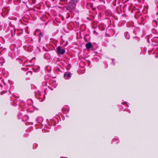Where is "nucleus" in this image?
Instances as JSON below:
<instances>
[{"instance_id": "nucleus-5", "label": "nucleus", "mask_w": 158, "mask_h": 158, "mask_svg": "<svg viewBox=\"0 0 158 158\" xmlns=\"http://www.w3.org/2000/svg\"><path fill=\"white\" fill-rule=\"evenodd\" d=\"M39 35H40V36H39V38H40V37H42L43 35V34L41 32L40 34H39Z\"/></svg>"}, {"instance_id": "nucleus-1", "label": "nucleus", "mask_w": 158, "mask_h": 158, "mask_svg": "<svg viewBox=\"0 0 158 158\" xmlns=\"http://www.w3.org/2000/svg\"><path fill=\"white\" fill-rule=\"evenodd\" d=\"M76 4L74 1H72L69 2L67 6H65L66 9L69 10L72 14L76 9Z\"/></svg>"}, {"instance_id": "nucleus-15", "label": "nucleus", "mask_w": 158, "mask_h": 158, "mask_svg": "<svg viewBox=\"0 0 158 158\" xmlns=\"http://www.w3.org/2000/svg\"><path fill=\"white\" fill-rule=\"evenodd\" d=\"M124 102H122V104H124Z\"/></svg>"}, {"instance_id": "nucleus-13", "label": "nucleus", "mask_w": 158, "mask_h": 158, "mask_svg": "<svg viewBox=\"0 0 158 158\" xmlns=\"http://www.w3.org/2000/svg\"><path fill=\"white\" fill-rule=\"evenodd\" d=\"M135 18L136 19H137V18H136V17H135Z\"/></svg>"}, {"instance_id": "nucleus-10", "label": "nucleus", "mask_w": 158, "mask_h": 158, "mask_svg": "<svg viewBox=\"0 0 158 158\" xmlns=\"http://www.w3.org/2000/svg\"><path fill=\"white\" fill-rule=\"evenodd\" d=\"M29 72L32 73V72L31 71H29Z\"/></svg>"}, {"instance_id": "nucleus-8", "label": "nucleus", "mask_w": 158, "mask_h": 158, "mask_svg": "<svg viewBox=\"0 0 158 158\" xmlns=\"http://www.w3.org/2000/svg\"><path fill=\"white\" fill-rule=\"evenodd\" d=\"M90 64V61H89V65Z\"/></svg>"}, {"instance_id": "nucleus-14", "label": "nucleus", "mask_w": 158, "mask_h": 158, "mask_svg": "<svg viewBox=\"0 0 158 158\" xmlns=\"http://www.w3.org/2000/svg\"><path fill=\"white\" fill-rule=\"evenodd\" d=\"M91 6L92 7V5H91Z\"/></svg>"}, {"instance_id": "nucleus-17", "label": "nucleus", "mask_w": 158, "mask_h": 158, "mask_svg": "<svg viewBox=\"0 0 158 158\" xmlns=\"http://www.w3.org/2000/svg\"><path fill=\"white\" fill-rule=\"evenodd\" d=\"M156 24L157 25V23L156 22Z\"/></svg>"}, {"instance_id": "nucleus-12", "label": "nucleus", "mask_w": 158, "mask_h": 158, "mask_svg": "<svg viewBox=\"0 0 158 158\" xmlns=\"http://www.w3.org/2000/svg\"><path fill=\"white\" fill-rule=\"evenodd\" d=\"M132 12H133V10H132L131 11V13H132Z\"/></svg>"}, {"instance_id": "nucleus-6", "label": "nucleus", "mask_w": 158, "mask_h": 158, "mask_svg": "<svg viewBox=\"0 0 158 158\" xmlns=\"http://www.w3.org/2000/svg\"><path fill=\"white\" fill-rule=\"evenodd\" d=\"M68 44V42L67 41H66V45H67Z\"/></svg>"}, {"instance_id": "nucleus-4", "label": "nucleus", "mask_w": 158, "mask_h": 158, "mask_svg": "<svg viewBox=\"0 0 158 158\" xmlns=\"http://www.w3.org/2000/svg\"><path fill=\"white\" fill-rule=\"evenodd\" d=\"M71 74L69 73H65L64 74V76L66 77L69 78L71 77Z\"/></svg>"}, {"instance_id": "nucleus-16", "label": "nucleus", "mask_w": 158, "mask_h": 158, "mask_svg": "<svg viewBox=\"0 0 158 158\" xmlns=\"http://www.w3.org/2000/svg\"><path fill=\"white\" fill-rule=\"evenodd\" d=\"M11 35H12V36H13V35L12 34H11Z\"/></svg>"}, {"instance_id": "nucleus-3", "label": "nucleus", "mask_w": 158, "mask_h": 158, "mask_svg": "<svg viewBox=\"0 0 158 158\" xmlns=\"http://www.w3.org/2000/svg\"><path fill=\"white\" fill-rule=\"evenodd\" d=\"M85 46L87 49H89L92 47V45L90 42L86 44Z\"/></svg>"}, {"instance_id": "nucleus-2", "label": "nucleus", "mask_w": 158, "mask_h": 158, "mask_svg": "<svg viewBox=\"0 0 158 158\" xmlns=\"http://www.w3.org/2000/svg\"><path fill=\"white\" fill-rule=\"evenodd\" d=\"M57 52L59 54H63L65 52V50L64 49H61L60 46H58L57 48Z\"/></svg>"}, {"instance_id": "nucleus-11", "label": "nucleus", "mask_w": 158, "mask_h": 158, "mask_svg": "<svg viewBox=\"0 0 158 158\" xmlns=\"http://www.w3.org/2000/svg\"><path fill=\"white\" fill-rule=\"evenodd\" d=\"M106 36H109V34L106 35Z\"/></svg>"}, {"instance_id": "nucleus-9", "label": "nucleus", "mask_w": 158, "mask_h": 158, "mask_svg": "<svg viewBox=\"0 0 158 158\" xmlns=\"http://www.w3.org/2000/svg\"><path fill=\"white\" fill-rule=\"evenodd\" d=\"M33 3H34V2H35V0H33Z\"/></svg>"}, {"instance_id": "nucleus-7", "label": "nucleus", "mask_w": 158, "mask_h": 158, "mask_svg": "<svg viewBox=\"0 0 158 158\" xmlns=\"http://www.w3.org/2000/svg\"><path fill=\"white\" fill-rule=\"evenodd\" d=\"M66 0H60V1H64Z\"/></svg>"}]
</instances>
